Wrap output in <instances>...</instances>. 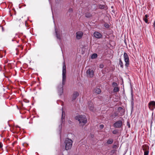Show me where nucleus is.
<instances>
[{"instance_id":"f257e3e1","label":"nucleus","mask_w":155,"mask_h":155,"mask_svg":"<svg viewBox=\"0 0 155 155\" xmlns=\"http://www.w3.org/2000/svg\"><path fill=\"white\" fill-rule=\"evenodd\" d=\"M66 67L65 64V62L64 61L63 63V67H62V84H59L58 87L57 89L58 90V93L60 96L62 95L63 93V85L65 84L66 80Z\"/></svg>"},{"instance_id":"f03ea898","label":"nucleus","mask_w":155,"mask_h":155,"mask_svg":"<svg viewBox=\"0 0 155 155\" xmlns=\"http://www.w3.org/2000/svg\"><path fill=\"white\" fill-rule=\"evenodd\" d=\"M75 119L79 121L80 126H83L87 123V118L84 115L78 116L75 117Z\"/></svg>"},{"instance_id":"7ed1b4c3","label":"nucleus","mask_w":155,"mask_h":155,"mask_svg":"<svg viewBox=\"0 0 155 155\" xmlns=\"http://www.w3.org/2000/svg\"><path fill=\"white\" fill-rule=\"evenodd\" d=\"M64 143L65 144V147L66 150L70 149L71 147L72 141L71 139L69 138L66 139L64 141Z\"/></svg>"},{"instance_id":"20e7f679","label":"nucleus","mask_w":155,"mask_h":155,"mask_svg":"<svg viewBox=\"0 0 155 155\" xmlns=\"http://www.w3.org/2000/svg\"><path fill=\"white\" fill-rule=\"evenodd\" d=\"M124 61L125 62V66L126 68H127L130 64V61L128 55L126 52L124 53Z\"/></svg>"},{"instance_id":"39448f33","label":"nucleus","mask_w":155,"mask_h":155,"mask_svg":"<svg viewBox=\"0 0 155 155\" xmlns=\"http://www.w3.org/2000/svg\"><path fill=\"white\" fill-rule=\"evenodd\" d=\"M149 108L151 110H153L155 109V101H150L148 104Z\"/></svg>"},{"instance_id":"423d86ee","label":"nucleus","mask_w":155,"mask_h":155,"mask_svg":"<svg viewBox=\"0 0 155 155\" xmlns=\"http://www.w3.org/2000/svg\"><path fill=\"white\" fill-rule=\"evenodd\" d=\"M122 122L121 120H119L116 122L114 124V126L116 128H120L122 125Z\"/></svg>"},{"instance_id":"0eeeda50","label":"nucleus","mask_w":155,"mask_h":155,"mask_svg":"<svg viewBox=\"0 0 155 155\" xmlns=\"http://www.w3.org/2000/svg\"><path fill=\"white\" fill-rule=\"evenodd\" d=\"M87 75L88 77L92 78L94 75V72L93 70L90 69H88L86 71Z\"/></svg>"},{"instance_id":"6e6552de","label":"nucleus","mask_w":155,"mask_h":155,"mask_svg":"<svg viewBox=\"0 0 155 155\" xmlns=\"http://www.w3.org/2000/svg\"><path fill=\"white\" fill-rule=\"evenodd\" d=\"M142 148L144 151V155H148L149 153V147L145 145H143L142 146Z\"/></svg>"},{"instance_id":"1a4fd4ad","label":"nucleus","mask_w":155,"mask_h":155,"mask_svg":"<svg viewBox=\"0 0 155 155\" xmlns=\"http://www.w3.org/2000/svg\"><path fill=\"white\" fill-rule=\"evenodd\" d=\"M83 33L81 31H79L76 33V38L77 39L79 40L82 37Z\"/></svg>"},{"instance_id":"9d476101","label":"nucleus","mask_w":155,"mask_h":155,"mask_svg":"<svg viewBox=\"0 0 155 155\" xmlns=\"http://www.w3.org/2000/svg\"><path fill=\"white\" fill-rule=\"evenodd\" d=\"M88 106L89 109L91 111H93L94 109V107L93 103L91 101L88 102Z\"/></svg>"},{"instance_id":"9b49d317","label":"nucleus","mask_w":155,"mask_h":155,"mask_svg":"<svg viewBox=\"0 0 155 155\" xmlns=\"http://www.w3.org/2000/svg\"><path fill=\"white\" fill-rule=\"evenodd\" d=\"M94 35L96 38H100L102 37V35L98 32H95L94 33Z\"/></svg>"},{"instance_id":"f8f14e48","label":"nucleus","mask_w":155,"mask_h":155,"mask_svg":"<svg viewBox=\"0 0 155 155\" xmlns=\"http://www.w3.org/2000/svg\"><path fill=\"white\" fill-rule=\"evenodd\" d=\"M55 31L56 38L60 40L61 39V35L60 33H58L57 29L56 26H55Z\"/></svg>"},{"instance_id":"ddd939ff","label":"nucleus","mask_w":155,"mask_h":155,"mask_svg":"<svg viewBox=\"0 0 155 155\" xmlns=\"http://www.w3.org/2000/svg\"><path fill=\"white\" fill-rule=\"evenodd\" d=\"M79 95V94L78 92L77 91L74 92L72 97V101L75 100Z\"/></svg>"},{"instance_id":"4468645a","label":"nucleus","mask_w":155,"mask_h":155,"mask_svg":"<svg viewBox=\"0 0 155 155\" xmlns=\"http://www.w3.org/2000/svg\"><path fill=\"white\" fill-rule=\"evenodd\" d=\"M131 109L132 110L133 109L134 106V99L133 98V91H131Z\"/></svg>"},{"instance_id":"2eb2a0df","label":"nucleus","mask_w":155,"mask_h":155,"mask_svg":"<svg viewBox=\"0 0 155 155\" xmlns=\"http://www.w3.org/2000/svg\"><path fill=\"white\" fill-rule=\"evenodd\" d=\"M117 111L119 112H120V111H122V113H120L121 115H123L124 114V110L121 107H118L117 108Z\"/></svg>"},{"instance_id":"dca6fc26","label":"nucleus","mask_w":155,"mask_h":155,"mask_svg":"<svg viewBox=\"0 0 155 155\" xmlns=\"http://www.w3.org/2000/svg\"><path fill=\"white\" fill-rule=\"evenodd\" d=\"M65 113L64 111H62L61 116V123H63L65 120ZM62 124V123H61Z\"/></svg>"},{"instance_id":"f3484780","label":"nucleus","mask_w":155,"mask_h":155,"mask_svg":"<svg viewBox=\"0 0 155 155\" xmlns=\"http://www.w3.org/2000/svg\"><path fill=\"white\" fill-rule=\"evenodd\" d=\"M119 65H120V67L122 68H124V64H123V62L121 60V59L120 58L119 59Z\"/></svg>"},{"instance_id":"a211bd4d","label":"nucleus","mask_w":155,"mask_h":155,"mask_svg":"<svg viewBox=\"0 0 155 155\" xmlns=\"http://www.w3.org/2000/svg\"><path fill=\"white\" fill-rule=\"evenodd\" d=\"M92 16L88 12H87L85 14V17L87 18H89Z\"/></svg>"},{"instance_id":"6ab92c4d","label":"nucleus","mask_w":155,"mask_h":155,"mask_svg":"<svg viewBox=\"0 0 155 155\" xmlns=\"http://www.w3.org/2000/svg\"><path fill=\"white\" fill-rule=\"evenodd\" d=\"M113 142V140L112 139H108L107 141V143L110 144H112Z\"/></svg>"},{"instance_id":"aec40b11","label":"nucleus","mask_w":155,"mask_h":155,"mask_svg":"<svg viewBox=\"0 0 155 155\" xmlns=\"http://www.w3.org/2000/svg\"><path fill=\"white\" fill-rule=\"evenodd\" d=\"M118 115V114L116 112H115L114 114H113L111 115V117H113V118H114L116 117Z\"/></svg>"},{"instance_id":"412c9836","label":"nucleus","mask_w":155,"mask_h":155,"mask_svg":"<svg viewBox=\"0 0 155 155\" xmlns=\"http://www.w3.org/2000/svg\"><path fill=\"white\" fill-rule=\"evenodd\" d=\"M95 92L97 94H100L101 92V91L100 89L97 88L95 89Z\"/></svg>"},{"instance_id":"4be33fe9","label":"nucleus","mask_w":155,"mask_h":155,"mask_svg":"<svg viewBox=\"0 0 155 155\" xmlns=\"http://www.w3.org/2000/svg\"><path fill=\"white\" fill-rule=\"evenodd\" d=\"M97 54L94 53L91 56V58L92 59H95L97 57Z\"/></svg>"},{"instance_id":"5701e85b","label":"nucleus","mask_w":155,"mask_h":155,"mask_svg":"<svg viewBox=\"0 0 155 155\" xmlns=\"http://www.w3.org/2000/svg\"><path fill=\"white\" fill-rule=\"evenodd\" d=\"M119 91V88L117 87H115L114 88L113 91L114 92H117Z\"/></svg>"},{"instance_id":"b1692460","label":"nucleus","mask_w":155,"mask_h":155,"mask_svg":"<svg viewBox=\"0 0 155 155\" xmlns=\"http://www.w3.org/2000/svg\"><path fill=\"white\" fill-rule=\"evenodd\" d=\"M118 132V130H114L112 132L113 134H117Z\"/></svg>"},{"instance_id":"393cba45","label":"nucleus","mask_w":155,"mask_h":155,"mask_svg":"<svg viewBox=\"0 0 155 155\" xmlns=\"http://www.w3.org/2000/svg\"><path fill=\"white\" fill-rule=\"evenodd\" d=\"M112 85L113 87H116L117 86V84L116 82H113L112 84Z\"/></svg>"},{"instance_id":"a878e982","label":"nucleus","mask_w":155,"mask_h":155,"mask_svg":"<svg viewBox=\"0 0 155 155\" xmlns=\"http://www.w3.org/2000/svg\"><path fill=\"white\" fill-rule=\"evenodd\" d=\"M104 5H99V8H100L101 9H103L104 8Z\"/></svg>"},{"instance_id":"bb28decb","label":"nucleus","mask_w":155,"mask_h":155,"mask_svg":"<svg viewBox=\"0 0 155 155\" xmlns=\"http://www.w3.org/2000/svg\"><path fill=\"white\" fill-rule=\"evenodd\" d=\"M143 20L144 21L147 23H148V19L147 18H146L145 17H144L143 18Z\"/></svg>"},{"instance_id":"cd10ccee","label":"nucleus","mask_w":155,"mask_h":155,"mask_svg":"<svg viewBox=\"0 0 155 155\" xmlns=\"http://www.w3.org/2000/svg\"><path fill=\"white\" fill-rule=\"evenodd\" d=\"M104 26L107 28H108L109 27V25L108 24H104Z\"/></svg>"},{"instance_id":"c85d7f7f","label":"nucleus","mask_w":155,"mask_h":155,"mask_svg":"<svg viewBox=\"0 0 155 155\" xmlns=\"http://www.w3.org/2000/svg\"><path fill=\"white\" fill-rule=\"evenodd\" d=\"M68 12L70 13H72L73 12V9L72 8H70L68 10Z\"/></svg>"},{"instance_id":"c756f323","label":"nucleus","mask_w":155,"mask_h":155,"mask_svg":"<svg viewBox=\"0 0 155 155\" xmlns=\"http://www.w3.org/2000/svg\"><path fill=\"white\" fill-rule=\"evenodd\" d=\"M127 125L128 126L129 128L130 127V123L129 121H127Z\"/></svg>"},{"instance_id":"7c9ffc66","label":"nucleus","mask_w":155,"mask_h":155,"mask_svg":"<svg viewBox=\"0 0 155 155\" xmlns=\"http://www.w3.org/2000/svg\"><path fill=\"white\" fill-rule=\"evenodd\" d=\"M104 67V65L103 64H101L100 65V68H103Z\"/></svg>"},{"instance_id":"2f4dec72","label":"nucleus","mask_w":155,"mask_h":155,"mask_svg":"<svg viewBox=\"0 0 155 155\" xmlns=\"http://www.w3.org/2000/svg\"><path fill=\"white\" fill-rule=\"evenodd\" d=\"M117 147V146L116 145H114L113 146V148H116Z\"/></svg>"},{"instance_id":"473e14b6","label":"nucleus","mask_w":155,"mask_h":155,"mask_svg":"<svg viewBox=\"0 0 155 155\" xmlns=\"http://www.w3.org/2000/svg\"><path fill=\"white\" fill-rule=\"evenodd\" d=\"M2 146L3 145L2 143H1L0 142V148H2Z\"/></svg>"},{"instance_id":"72a5a7b5","label":"nucleus","mask_w":155,"mask_h":155,"mask_svg":"<svg viewBox=\"0 0 155 155\" xmlns=\"http://www.w3.org/2000/svg\"><path fill=\"white\" fill-rule=\"evenodd\" d=\"M149 17V15H147V14H146V15H145V16L144 17H145V18H147Z\"/></svg>"},{"instance_id":"f704fd0d","label":"nucleus","mask_w":155,"mask_h":155,"mask_svg":"<svg viewBox=\"0 0 155 155\" xmlns=\"http://www.w3.org/2000/svg\"><path fill=\"white\" fill-rule=\"evenodd\" d=\"M100 127L101 128H103V127H104V125H102V124L101 125H100Z\"/></svg>"},{"instance_id":"c9c22d12","label":"nucleus","mask_w":155,"mask_h":155,"mask_svg":"<svg viewBox=\"0 0 155 155\" xmlns=\"http://www.w3.org/2000/svg\"><path fill=\"white\" fill-rule=\"evenodd\" d=\"M115 151L116 150H111V153H114L115 152Z\"/></svg>"},{"instance_id":"e433bc0d","label":"nucleus","mask_w":155,"mask_h":155,"mask_svg":"<svg viewBox=\"0 0 155 155\" xmlns=\"http://www.w3.org/2000/svg\"><path fill=\"white\" fill-rule=\"evenodd\" d=\"M152 123H153V121L152 120L151 121V123H150V128H151V129Z\"/></svg>"},{"instance_id":"4c0bfd02","label":"nucleus","mask_w":155,"mask_h":155,"mask_svg":"<svg viewBox=\"0 0 155 155\" xmlns=\"http://www.w3.org/2000/svg\"><path fill=\"white\" fill-rule=\"evenodd\" d=\"M153 26L154 28L155 29V21H154L153 23Z\"/></svg>"},{"instance_id":"58836bf2","label":"nucleus","mask_w":155,"mask_h":155,"mask_svg":"<svg viewBox=\"0 0 155 155\" xmlns=\"http://www.w3.org/2000/svg\"><path fill=\"white\" fill-rule=\"evenodd\" d=\"M0 28H2V31H3V27H2V26L1 25H0Z\"/></svg>"},{"instance_id":"ea45409f","label":"nucleus","mask_w":155,"mask_h":155,"mask_svg":"<svg viewBox=\"0 0 155 155\" xmlns=\"http://www.w3.org/2000/svg\"><path fill=\"white\" fill-rule=\"evenodd\" d=\"M111 8H114V6H111Z\"/></svg>"},{"instance_id":"a19ab883","label":"nucleus","mask_w":155,"mask_h":155,"mask_svg":"<svg viewBox=\"0 0 155 155\" xmlns=\"http://www.w3.org/2000/svg\"><path fill=\"white\" fill-rule=\"evenodd\" d=\"M17 107L18 109H19V108L18 106H17Z\"/></svg>"},{"instance_id":"79ce46f5","label":"nucleus","mask_w":155,"mask_h":155,"mask_svg":"<svg viewBox=\"0 0 155 155\" xmlns=\"http://www.w3.org/2000/svg\"><path fill=\"white\" fill-rule=\"evenodd\" d=\"M120 113H122V111H120Z\"/></svg>"}]
</instances>
